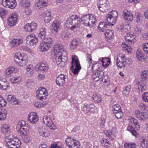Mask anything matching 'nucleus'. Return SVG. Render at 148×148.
Instances as JSON below:
<instances>
[{
	"label": "nucleus",
	"mask_w": 148,
	"mask_h": 148,
	"mask_svg": "<svg viewBox=\"0 0 148 148\" xmlns=\"http://www.w3.org/2000/svg\"><path fill=\"white\" fill-rule=\"evenodd\" d=\"M65 142L69 148H80L79 142L72 138L68 137Z\"/></svg>",
	"instance_id": "8"
},
{
	"label": "nucleus",
	"mask_w": 148,
	"mask_h": 148,
	"mask_svg": "<svg viewBox=\"0 0 148 148\" xmlns=\"http://www.w3.org/2000/svg\"><path fill=\"white\" fill-rule=\"evenodd\" d=\"M16 5V3L15 0H10V8H14Z\"/></svg>",
	"instance_id": "52"
},
{
	"label": "nucleus",
	"mask_w": 148,
	"mask_h": 148,
	"mask_svg": "<svg viewBox=\"0 0 148 148\" xmlns=\"http://www.w3.org/2000/svg\"><path fill=\"white\" fill-rule=\"evenodd\" d=\"M86 60L89 64L91 63L92 62L91 56L90 54L89 53H87L86 55Z\"/></svg>",
	"instance_id": "59"
},
{
	"label": "nucleus",
	"mask_w": 148,
	"mask_h": 148,
	"mask_svg": "<svg viewBox=\"0 0 148 148\" xmlns=\"http://www.w3.org/2000/svg\"><path fill=\"white\" fill-rule=\"evenodd\" d=\"M26 70L27 73H29L30 75H32L33 73L34 68L31 65H29L27 66Z\"/></svg>",
	"instance_id": "50"
},
{
	"label": "nucleus",
	"mask_w": 148,
	"mask_h": 148,
	"mask_svg": "<svg viewBox=\"0 0 148 148\" xmlns=\"http://www.w3.org/2000/svg\"><path fill=\"white\" fill-rule=\"evenodd\" d=\"M136 54L137 59L139 61H142L145 58L144 54L141 50H137L136 51Z\"/></svg>",
	"instance_id": "36"
},
{
	"label": "nucleus",
	"mask_w": 148,
	"mask_h": 148,
	"mask_svg": "<svg viewBox=\"0 0 148 148\" xmlns=\"http://www.w3.org/2000/svg\"><path fill=\"white\" fill-rule=\"evenodd\" d=\"M11 136L10 135V137ZM21 145L20 140L16 137L10 138V148H18Z\"/></svg>",
	"instance_id": "12"
},
{
	"label": "nucleus",
	"mask_w": 148,
	"mask_h": 148,
	"mask_svg": "<svg viewBox=\"0 0 148 148\" xmlns=\"http://www.w3.org/2000/svg\"><path fill=\"white\" fill-rule=\"evenodd\" d=\"M47 5V0H39L36 3L37 7L38 8H43Z\"/></svg>",
	"instance_id": "32"
},
{
	"label": "nucleus",
	"mask_w": 148,
	"mask_h": 148,
	"mask_svg": "<svg viewBox=\"0 0 148 148\" xmlns=\"http://www.w3.org/2000/svg\"><path fill=\"white\" fill-rule=\"evenodd\" d=\"M43 17H51L50 12L48 10L45 11L43 13Z\"/></svg>",
	"instance_id": "63"
},
{
	"label": "nucleus",
	"mask_w": 148,
	"mask_h": 148,
	"mask_svg": "<svg viewBox=\"0 0 148 148\" xmlns=\"http://www.w3.org/2000/svg\"><path fill=\"white\" fill-rule=\"evenodd\" d=\"M22 40L20 39H14L10 42V46L12 47L19 45L22 42Z\"/></svg>",
	"instance_id": "35"
},
{
	"label": "nucleus",
	"mask_w": 148,
	"mask_h": 148,
	"mask_svg": "<svg viewBox=\"0 0 148 148\" xmlns=\"http://www.w3.org/2000/svg\"><path fill=\"white\" fill-rule=\"evenodd\" d=\"M9 127L8 124H5L2 126L1 128V132L5 134H6L9 131Z\"/></svg>",
	"instance_id": "37"
},
{
	"label": "nucleus",
	"mask_w": 148,
	"mask_h": 148,
	"mask_svg": "<svg viewBox=\"0 0 148 148\" xmlns=\"http://www.w3.org/2000/svg\"><path fill=\"white\" fill-rule=\"evenodd\" d=\"M67 76L64 74L59 75L56 78V83L57 85L61 86L66 83V79Z\"/></svg>",
	"instance_id": "14"
},
{
	"label": "nucleus",
	"mask_w": 148,
	"mask_h": 148,
	"mask_svg": "<svg viewBox=\"0 0 148 148\" xmlns=\"http://www.w3.org/2000/svg\"><path fill=\"white\" fill-rule=\"evenodd\" d=\"M81 21L78 16L73 15L69 17L65 23V25L67 27L69 25H71L69 27L70 29L74 32H76L80 27L81 25Z\"/></svg>",
	"instance_id": "2"
},
{
	"label": "nucleus",
	"mask_w": 148,
	"mask_h": 148,
	"mask_svg": "<svg viewBox=\"0 0 148 148\" xmlns=\"http://www.w3.org/2000/svg\"><path fill=\"white\" fill-rule=\"evenodd\" d=\"M17 128L22 137H25L28 135L29 127L25 121H21L19 122L17 126Z\"/></svg>",
	"instance_id": "4"
},
{
	"label": "nucleus",
	"mask_w": 148,
	"mask_h": 148,
	"mask_svg": "<svg viewBox=\"0 0 148 148\" xmlns=\"http://www.w3.org/2000/svg\"><path fill=\"white\" fill-rule=\"evenodd\" d=\"M123 15L124 19L127 21H131L133 20L132 14L127 10H125L123 11Z\"/></svg>",
	"instance_id": "20"
},
{
	"label": "nucleus",
	"mask_w": 148,
	"mask_h": 148,
	"mask_svg": "<svg viewBox=\"0 0 148 148\" xmlns=\"http://www.w3.org/2000/svg\"><path fill=\"white\" fill-rule=\"evenodd\" d=\"M43 121L44 123L49 127L53 130L56 128V126L53 123L51 119L46 116H44L43 118Z\"/></svg>",
	"instance_id": "13"
},
{
	"label": "nucleus",
	"mask_w": 148,
	"mask_h": 148,
	"mask_svg": "<svg viewBox=\"0 0 148 148\" xmlns=\"http://www.w3.org/2000/svg\"><path fill=\"white\" fill-rule=\"evenodd\" d=\"M79 42L76 39L73 40L71 42L70 45V47L71 49L73 50L77 48V46L78 45Z\"/></svg>",
	"instance_id": "38"
},
{
	"label": "nucleus",
	"mask_w": 148,
	"mask_h": 148,
	"mask_svg": "<svg viewBox=\"0 0 148 148\" xmlns=\"http://www.w3.org/2000/svg\"><path fill=\"white\" fill-rule=\"evenodd\" d=\"M61 145L58 146L57 144L56 143L52 144L50 147V148H61Z\"/></svg>",
	"instance_id": "64"
},
{
	"label": "nucleus",
	"mask_w": 148,
	"mask_h": 148,
	"mask_svg": "<svg viewBox=\"0 0 148 148\" xmlns=\"http://www.w3.org/2000/svg\"><path fill=\"white\" fill-rule=\"evenodd\" d=\"M118 14L116 10H112L106 16V22L109 26H113L117 21Z\"/></svg>",
	"instance_id": "5"
},
{
	"label": "nucleus",
	"mask_w": 148,
	"mask_h": 148,
	"mask_svg": "<svg viewBox=\"0 0 148 148\" xmlns=\"http://www.w3.org/2000/svg\"><path fill=\"white\" fill-rule=\"evenodd\" d=\"M129 121V124L130 125H133L135 126L137 129H138L140 128V125L138 123L137 120L134 117H129L128 119Z\"/></svg>",
	"instance_id": "24"
},
{
	"label": "nucleus",
	"mask_w": 148,
	"mask_h": 148,
	"mask_svg": "<svg viewBox=\"0 0 148 148\" xmlns=\"http://www.w3.org/2000/svg\"><path fill=\"white\" fill-rule=\"evenodd\" d=\"M98 64L97 63H95L93 64L92 67V71H97L98 69Z\"/></svg>",
	"instance_id": "61"
},
{
	"label": "nucleus",
	"mask_w": 148,
	"mask_h": 148,
	"mask_svg": "<svg viewBox=\"0 0 148 148\" xmlns=\"http://www.w3.org/2000/svg\"><path fill=\"white\" fill-rule=\"evenodd\" d=\"M24 30L26 32H32L29 23L26 24L24 26Z\"/></svg>",
	"instance_id": "57"
},
{
	"label": "nucleus",
	"mask_w": 148,
	"mask_h": 148,
	"mask_svg": "<svg viewBox=\"0 0 148 148\" xmlns=\"http://www.w3.org/2000/svg\"><path fill=\"white\" fill-rule=\"evenodd\" d=\"M72 66L71 69L74 75L77 74L81 69V66L78 60L75 55L72 56Z\"/></svg>",
	"instance_id": "6"
},
{
	"label": "nucleus",
	"mask_w": 148,
	"mask_h": 148,
	"mask_svg": "<svg viewBox=\"0 0 148 148\" xmlns=\"http://www.w3.org/2000/svg\"><path fill=\"white\" fill-rule=\"evenodd\" d=\"M46 35V28L45 27H42L40 29V33L39 34L38 36L41 40H43L45 38Z\"/></svg>",
	"instance_id": "31"
},
{
	"label": "nucleus",
	"mask_w": 148,
	"mask_h": 148,
	"mask_svg": "<svg viewBox=\"0 0 148 148\" xmlns=\"http://www.w3.org/2000/svg\"><path fill=\"white\" fill-rule=\"evenodd\" d=\"M142 47L144 51L148 54V42H145L142 45Z\"/></svg>",
	"instance_id": "53"
},
{
	"label": "nucleus",
	"mask_w": 148,
	"mask_h": 148,
	"mask_svg": "<svg viewBox=\"0 0 148 148\" xmlns=\"http://www.w3.org/2000/svg\"><path fill=\"white\" fill-rule=\"evenodd\" d=\"M4 144L8 147H9V137L8 136H5V137L4 139Z\"/></svg>",
	"instance_id": "54"
},
{
	"label": "nucleus",
	"mask_w": 148,
	"mask_h": 148,
	"mask_svg": "<svg viewBox=\"0 0 148 148\" xmlns=\"http://www.w3.org/2000/svg\"><path fill=\"white\" fill-rule=\"evenodd\" d=\"M10 101L12 105H19L21 103V102L20 101H18L14 96H13L11 97Z\"/></svg>",
	"instance_id": "41"
},
{
	"label": "nucleus",
	"mask_w": 148,
	"mask_h": 148,
	"mask_svg": "<svg viewBox=\"0 0 148 148\" xmlns=\"http://www.w3.org/2000/svg\"><path fill=\"white\" fill-rule=\"evenodd\" d=\"M104 133L110 139L113 140L116 137V132L114 129L112 128L108 130H105Z\"/></svg>",
	"instance_id": "16"
},
{
	"label": "nucleus",
	"mask_w": 148,
	"mask_h": 148,
	"mask_svg": "<svg viewBox=\"0 0 148 148\" xmlns=\"http://www.w3.org/2000/svg\"><path fill=\"white\" fill-rule=\"evenodd\" d=\"M97 5L99 9L103 12H108L110 7L108 0H99L97 2Z\"/></svg>",
	"instance_id": "7"
},
{
	"label": "nucleus",
	"mask_w": 148,
	"mask_h": 148,
	"mask_svg": "<svg viewBox=\"0 0 148 148\" xmlns=\"http://www.w3.org/2000/svg\"><path fill=\"white\" fill-rule=\"evenodd\" d=\"M103 66L104 68L107 67L110 62V59L107 57L101 58Z\"/></svg>",
	"instance_id": "28"
},
{
	"label": "nucleus",
	"mask_w": 148,
	"mask_h": 148,
	"mask_svg": "<svg viewBox=\"0 0 148 148\" xmlns=\"http://www.w3.org/2000/svg\"><path fill=\"white\" fill-rule=\"evenodd\" d=\"M38 132L40 136L45 138L48 137L50 135L49 132L47 129L45 128H38Z\"/></svg>",
	"instance_id": "19"
},
{
	"label": "nucleus",
	"mask_w": 148,
	"mask_h": 148,
	"mask_svg": "<svg viewBox=\"0 0 148 148\" xmlns=\"http://www.w3.org/2000/svg\"><path fill=\"white\" fill-rule=\"evenodd\" d=\"M142 30V28L136 26L134 28V32L138 35L140 34Z\"/></svg>",
	"instance_id": "58"
},
{
	"label": "nucleus",
	"mask_w": 148,
	"mask_h": 148,
	"mask_svg": "<svg viewBox=\"0 0 148 148\" xmlns=\"http://www.w3.org/2000/svg\"><path fill=\"white\" fill-rule=\"evenodd\" d=\"M91 15L86 14L84 15L82 18V21L84 22V24L85 25V23H88L89 19L90 18Z\"/></svg>",
	"instance_id": "46"
},
{
	"label": "nucleus",
	"mask_w": 148,
	"mask_h": 148,
	"mask_svg": "<svg viewBox=\"0 0 148 148\" xmlns=\"http://www.w3.org/2000/svg\"><path fill=\"white\" fill-rule=\"evenodd\" d=\"M96 18L95 16L91 15L90 18L88 23H85V25L89 27H92L96 23Z\"/></svg>",
	"instance_id": "26"
},
{
	"label": "nucleus",
	"mask_w": 148,
	"mask_h": 148,
	"mask_svg": "<svg viewBox=\"0 0 148 148\" xmlns=\"http://www.w3.org/2000/svg\"><path fill=\"white\" fill-rule=\"evenodd\" d=\"M27 120L32 124H34L38 121V117L36 113L32 112L28 115Z\"/></svg>",
	"instance_id": "17"
},
{
	"label": "nucleus",
	"mask_w": 148,
	"mask_h": 148,
	"mask_svg": "<svg viewBox=\"0 0 148 148\" xmlns=\"http://www.w3.org/2000/svg\"><path fill=\"white\" fill-rule=\"evenodd\" d=\"M26 39L27 43L30 46L35 45L38 41V38L34 34L28 35Z\"/></svg>",
	"instance_id": "11"
},
{
	"label": "nucleus",
	"mask_w": 148,
	"mask_h": 148,
	"mask_svg": "<svg viewBox=\"0 0 148 148\" xmlns=\"http://www.w3.org/2000/svg\"><path fill=\"white\" fill-rule=\"evenodd\" d=\"M125 148H136V144L135 143H129L125 145Z\"/></svg>",
	"instance_id": "55"
},
{
	"label": "nucleus",
	"mask_w": 148,
	"mask_h": 148,
	"mask_svg": "<svg viewBox=\"0 0 148 148\" xmlns=\"http://www.w3.org/2000/svg\"><path fill=\"white\" fill-rule=\"evenodd\" d=\"M60 24L58 20L54 21L51 24L52 29L55 32H58L60 29Z\"/></svg>",
	"instance_id": "25"
},
{
	"label": "nucleus",
	"mask_w": 148,
	"mask_h": 148,
	"mask_svg": "<svg viewBox=\"0 0 148 148\" xmlns=\"http://www.w3.org/2000/svg\"><path fill=\"white\" fill-rule=\"evenodd\" d=\"M7 112L5 109L0 108V120H4L7 116Z\"/></svg>",
	"instance_id": "33"
},
{
	"label": "nucleus",
	"mask_w": 148,
	"mask_h": 148,
	"mask_svg": "<svg viewBox=\"0 0 148 148\" xmlns=\"http://www.w3.org/2000/svg\"><path fill=\"white\" fill-rule=\"evenodd\" d=\"M17 19V15L16 13H14L10 15V26L12 27L16 25Z\"/></svg>",
	"instance_id": "21"
},
{
	"label": "nucleus",
	"mask_w": 148,
	"mask_h": 148,
	"mask_svg": "<svg viewBox=\"0 0 148 148\" xmlns=\"http://www.w3.org/2000/svg\"><path fill=\"white\" fill-rule=\"evenodd\" d=\"M108 25L106 22H101L99 24L98 28L99 31L104 32L106 30Z\"/></svg>",
	"instance_id": "29"
},
{
	"label": "nucleus",
	"mask_w": 148,
	"mask_h": 148,
	"mask_svg": "<svg viewBox=\"0 0 148 148\" xmlns=\"http://www.w3.org/2000/svg\"><path fill=\"white\" fill-rule=\"evenodd\" d=\"M135 114L137 118L141 121H145L148 117V115L146 112H141L138 110L135 111Z\"/></svg>",
	"instance_id": "15"
},
{
	"label": "nucleus",
	"mask_w": 148,
	"mask_h": 148,
	"mask_svg": "<svg viewBox=\"0 0 148 148\" xmlns=\"http://www.w3.org/2000/svg\"><path fill=\"white\" fill-rule=\"evenodd\" d=\"M140 144L143 148H147L148 147V140L143 138L140 141Z\"/></svg>",
	"instance_id": "42"
},
{
	"label": "nucleus",
	"mask_w": 148,
	"mask_h": 148,
	"mask_svg": "<svg viewBox=\"0 0 148 148\" xmlns=\"http://www.w3.org/2000/svg\"><path fill=\"white\" fill-rule=\"evenodd\" d=\"M92 98L95 102L99 103L101 101V98L99 94L93 95L92 96Z\"/></svg>",
	"instance_id": "45"
},
{
	"label": "nucleus",
	"mask_w": 148,
	"mask_h": 148,
	"mask_svg": "<svg viewBox=\"0 0 148 148\" xmlns=\"http://www.w3.org/2000/svg\"><path fill=\"white\" fill-rule=\"evenodd\" d=\"M41 51H45L48 50L51 47L42 41V42L40 45Z\"/></svg>",
	"instance_id": "34"
},
{
	"label": "nucleus",
	"mask_w": 148,
	"mask_h": 148,
	"mask_svg": "<svg viewBox=\"0 0 148 148\" xmlns=\"http://www.w3.org/2000/svg\"><path fill=\"white\" fill-rule=\"evenodd\" d=\"M143 100L146 102H148V93L144 92L142 95Z\"/></svg>",
	"instance_id": "56"
},
{
	"label": "nucleus",
	"mask_w": 148,
	"mask_h": 148,
	"mask_svg": "<svg viewBox=\"0 0 148 148\" xmlns=\"http://www.w3.org/2000/svg\"><path fill=\"white\" fill-rule=\"evenodd\" d=\"M21 79L20 77H13L10 78V80L12 83L14 84H19V80Z\"/></svg>",
	"instance_id": "47"
},
{
	"label": "nucleus",
	"mask_w": 148,
	"mask_h": 148,
	"mask_svg": "<svg viewBox=\"0 0 148 148\" xmlns=\"http://www.w3.org/2000/svg\"><path fill=\"white\" fill-rule=\"evenodd\" d=\"M6 12L5 10L2 9H0V15L2 18H4V16H5Z\"/></svg>",
	"instance_id": "62"
},
{
	"label": "nucleus",
	"mask_w": 148,
	"mask_h": 148,
	"mask_svg": "<svg viewBox=\"0 0 148 148\" xmlns=\"http://www.w3.org/2000/svg\"><path fill=\"white\" fill-rule=\"evenodd\" d=\"M104 35L107 40H110L114 36V31L110 29H108L105 32Z\"/></svg>",
	"instance_id": "27"
},
{
	"label": "nucleus",
	"mask_w": 148,
	"mask_h": 148,
	"mask_svg": "<svg viewBox=\"0 0 148 148\" xmlns=\"http://www.w3.org/2000/svg\"><path fill=\"white\" fill-rule=\"evenodd\" d=\"M103 74V72L97 71L96 72L92 75V78L94 81H98L102 77V75Z\"/></svg>",
	"instance_id": "23"
},
{
	"label": "nucleus",
	"mask_w": 148,
	"mask_h": 148,
	"mask_svg": "<svg viewBox=\"0 0 148 148\" xmlns=\"http://www.w3.org/2000/svg\"><path fill=\"white\" fill-rule=\"evenodd\" d=\"M112 110L113 112H116L121 110V107L119 104H115L112 107Z\"/></svg>",
	"instance_id": "49"
},
{
	"label": "nucleus",
	"mask_w": 148,
	"mask_h": 148,
	"mask_svg": "<svg viewBox=\"0 0 148 148\" xmlns=\"http://www.w3.org/2000/svg\"><path fill=\"white\" fill-rule=\"evenodd\" d=\"M1 4L4 7L9 8V0H2Z\"/></svg>",
	"instance_id": "51"
},
{
	"label": "nucleus",
	"mask_w": 148,
	"mask_h": 148,
	"mask_svg": "<svg viewBox=\"0 0 148 148\" xmlns=\"http://www.w3.org/2000/svg\"><path fill=\"white\" fill-rule=\"evenodd\" d=\"M113 114L118 119H121L123 116V114L122 110L116 112H113Z\"/></svg>",
	"instance_id": "44"
},
{
	"label": "nucleus",
	"mask_w": 148,
	"mask_h": 148,
	"mask_svg": "<svg viewBox=\"0 0 148 148\" xmlns=\"http://www.w3.org/2000/svg\"><path fill=\"white\" fill-rule=\"evenodd\" d=\"M36 68L40 71H47L48 69V66L44 63H41L36 65Z\"/></svg>",
	"instance_id": "30"
},
{
	"label": "nucleus",
	"mask_w": 148,
	"mask_h": 148,
	"mask_svg": "<svg viewBox=\"0 0 148 148\" xmlns=\"http://www.w3.org/2000/svg\"><path fill=\"white\" fill-rule=\"evenodd\" d=\"M127 130L130 131L133 136L135 137L137 136V133L136 131L134 129L132 126V125H130V124H129V126L127 128Z\"/></svg>",
	"instance_id": "39"
},
{
	"label": "nucleus",
	"mask_w": 148,
	"mask_h": 148,
	"mask_svg": "<svg viewBox=\"0 0 148 148\" xmlns=\"http://www.w3.org/2000/svg\"><path fill=\"white\" fill-rule=\"evenodd\" d=\"M141 79L142 81H144L147 79L148 77V71H143L140 75Z\"/></svg>",
	"instance_id": "43"
},
{
	"label": "nucleus",
	"mask_w": 148,
	"mask_h": 148,
	"mask_svg": "<svg viewBox=\"0 0 148 148\" xmlns=\"http://www.w3.org/2000/svg\"><path fill=\"white\" fill-rule=\"evenodd\" d=\"M54 50L57 64L60 67L64 66L67 58L66 52L64 50V47L60 44H56L54 46Z\"/></svg>",
	"instance_id": "1"
},
{
	"label": "nucleus",
	"mask_w": 148,
	"mask_h": 148,
	"mask_svg": "<svg viewBox=\"0 0 148 148\" xmlns=\"http://www.w3.org/2000/svg\"><path fill=\"white\" fill-rule=\"evenodd\" d=\"M125 37L126 41L129 45H131L136 41L135 36L131 33H127Z\"/></svg>",
	"instance_id": "18"
},
{
	"label": "nucleus",
	"mask_w": 148,
	"mask_h": 148,
	"mask_svg": "<svg viewBox=\"0 0 148 148\" xmlns=\"http://www.w3.org/2000/svg\"><path fill=\"white\" fill-rule=\"evenodd\" d=\"M42 41L47 44L49 46L51 47L53 43L52 38L50 37H47L42 40Z\"/></svg>",
	"instance_id": "40"
},
{
	"label": "nucleus",
	"mask_w": 148,
	"mask_h": 148,
	"mask_svg": "<svg viewBox=\"0 0 148 148\" xmlns=\"http://www.w3.org/2000/svg\"><path fill=\"white\" fill-rule=\"evenodd\" d=\"M26 59V56L25 54L18 52L15 54L14 62L18 66H24L27 65Z\"/></svg>",
	"instance_id": "3"
},
{
	"label": "nucleus",
	"mask_w": 148,
	"mask_h": 148,
	"mask_svg": "<svg viewBox=\"0 0 148 148\" xmlns=\"http://www.w3.org/2000/svg\"><path fill=\"white\" fill-rule=\"evenodd\" d=\"M135 15L136 18V22L138 23H140L143 19V16L139 12L136 13Z\"/></svg>",
	"instance_id": "48"
},
{
	"label": "nucleus",
	"mask_w": 148,
	"mask_h": 148,
	"mask_svg": "<svg viewBox=\"0 0 148 148\" xmlns=\"http://www.w3.org/2000/svg\"><path fill=\"white\" fill-rule=\"evenodd\" d=\"M95 105L92 103L87 104L84 106L82 108V110L85 113H88L90 112L91 110L95 108Z\"/></svg>",
	"instance_id": "22"
},
{
	"label": "nucleus",
	"mask_w": 148,
	"mask_h": 148,
	"mask_svg": "<svg viewBox=\"0 0 148 148\" xmlns=\"http://www.w3.org/2000/svg\"><path fill=\"white\" fill-rule=\"evenodd\" d=\"M32 31L34 30L36 28L37 25L34 22H32L31 23H29Z\"/></svg>",
	"instance_id": "60"
},
{
	"label": "nucleus",
	"mask_w": 148,
	"mask_h": 148,
	"mask_svg": "<svg viewBox=\"0 0 148 148\" xmlns=\"http://www.w3.org/2000/svg\"><path fill=\"white\" fill-rule=\"evenodd\" d=\"M124 54L121 53L117 57L116 64L117 66L121 68L124 67L126 64V58Z\"/></svg>",
	"instance_id": "10"
},
{
	"label": "nucleus",
	"mask_w": 148,
	"mask_h": 148,
	"mask_svg": "<svg viewBox=\"0 0 148 148\" xmlns=\"http://www.w3.org/2000/svg\"><path fill=\"white\" fill-rule=\"evenodd\" d=\"M47 89L43 87H40L36 91V97L38 99L41 100L45 99L47 95Z\"/></svg>",
	"instance_id": "9"
}]
</instances>
